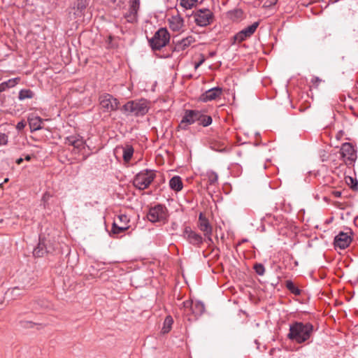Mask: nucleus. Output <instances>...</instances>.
I'll use <instances>...</instances> for the list:
<instances>
[{
  "label": "nucleus",
  "instance_id": "obj_1",
  "mask_svg": "<svg viewBox=\"0 0 358 358\" xmlns=\"http://www.w3.org/2000/svg\"><path fill=\"white\" fill-rule=\"evenodd\" d=\"M313 331V326L309 323L295 322L289 326V332L287 337L297 343L307 341Z\"/></svg>",
  "mask_w": 358,
  "mask_h": 358
},
{
  "label": "nucleus",
  "instance_id": "obj_2",
  "mask_svg": "<svg viewBox=\"0 0 358 358\" xmlns=\"http://www.w3.org/2000/svg\"><path fill=\"white\" fill-rule=\"evenodd\" d=\"M149 101L145 99H135L127 102L122 108V110L127 115L143 116L149 110Z\"/></svg>",
  "mask_w": 358,
  "mask_h": 358
},
{
  "label": "nucleus",
  "instance_id": "obj_3",
  "mask_svg": "<svg viewBox=\"0 0 358 358\" xmlns=\"http://www.w3.org/2000/svg\"><path fill=\"white\" fill-rule=\"evenodd\" d=\"M65 144L69 146L73 147V152L75 154H82L83 155V159L85 160L87 157L88 154L85 155L83 152L85 149V141H84L83 138L78 135V134H73L65 138Z\"/></svg>",
  "mask_w": 358,
  "mask_h": 358
},
{
  "label": "nucleus",
  "instance_id": "obj_4",
  "mask_svg": "<svg viewBox=\"0 0 358 358\" xmlns=\"http://www.w3.org/2000/svg\"><path fill=\"white\" fill-rule=\"evenodd\" d=\"M155 178V173L152 170H143L139 172L134 178V185L139 189H146Z\"/></svg>",
  "mask_w": 358,
  "mask_h": 358
},
{
  "label": "nucleus",
  "instance_id": "obj_5",
  "mask_svg": "<svg viewBox=\"0 0 358 358\" xmlns=\"http://www.w3.org/2000/svg\"><path fill=\"white\" fill-rule=\"evenodd\" d=\"M170 34L166 29H159L150 39V43L152 49L160 50L169 42Z\"/></svg>",
  "mask_w": 358,
  "mask_h": 358
},
{
  "label": "nucleus",
  "instance_id": "obj_6",
  "mask_svg": "<svg viewBox=\"0 0 358 358\" xmlns=\"http://www.w3.org/2000/svg\"><path fill=\"white\" fill-rule=\"evenodd\" d=\"M99 105L103 112L115 111L118 108L119 101L110 94L104 93L99 96Z\"/></svg>",
  "mask_w": 358,
  "mask_h": 358
},
{
  "label": "nucleus",
  "instance_id": "obj_7",
  "mask_svg": "<svg viewBox=\"0 0 358 358\" xmlns=\"http://www.w3.org/2000/svg\"><path fill=\"white\" fill-rule=\"evenodd\" d=\"M193 17L198 26L206 27L212 22L213 14L209 9L202 8L194 12Z\"/></svg>",
  "mask_w": 358,
  "mask_h": 358
},
{
  "label": "nucleus",
  "instance_id": "obj_8",
  "mask_svg": "<svg viewBox=\"0 0 358 358\" xmlns=\"http://www.w3.org/2000/svg\"><path fill=\"white\" fill-rule=\"evenodd\" d=\"M147 217L152 222L165 221L167 217L166 208L163 205L158 204L149 210Z\"/></svg>",
  "mask_w": 358,
  "mask_h": 358
},
{
  "label": "nucleus",
  "instance_id": "obj_9",
  "mask_svg": "<svg viewBox=\"0 0 358 358\" xmlns=\"http://www.w3.org/2000/svg\"><path fill=\"white\" fill-rule=\"evenodd\" d=\"M200 116V111L196 110H187L178 125V129L187 130L189 125L198 122Z\"/></svg>",
  "mask_w": 358,
  "mask_h": 358
},
{
  "label": "nucleus",
  "instance_id": "obj_10",
  "mask_svg": "<svg viewBox=\"0 0 358 358\" xmlns=\"http://www.w3.org/2000/svg\"><path fill=\"white\" fill-rule=\"evenodd\" d=\"M129 218L125 214H120L115 217L111 229V234H118L129 228Z\"/></svg>",
  "mask_w": 358,
  "mask_h": 358
},
{
  "label": "nucleus",
  "instance_id": "obj_11",
  "mask_svg": "<svg viewBox=\"0 0 358 358\" xmlns=\"http://www.w3.org/2000/svg\"><path fill=\"white\" fill-rule=\"evenodd\" d=\"M341 155L347 165H352L357 159V154L354 147L350 143H345L342 145Z\"/></svg>",
  "mask_w": 358,
  "mask_h": 358
},
{
  "label": "nucleus",
  "instance_id": "obj_12",
  "mask_svg": "<svg viewBox=\"0 0 358 358\" xmlns=\"http://www.w3.org/2000/svg\"><path fill=\"white\" fill-rule=\"evenodd\" d=\"M259 26V22H255L251 25L245 27V29H242L239 32H238L234 36V43H241L243 41H245L246 38L250 37L256 31Z\"/></svg>",
  "mask_w": 358,
  "mask_h": 358
},
{
  "label": "nucleus",
  "instance_id": "obj_13",
  "mask_svg": "<svg viewBox=\"0 0 358 358\" xmlns=\"http://www.w3.org/2000/svg\"><path fill=\"white\" fill-rule=\"evenodd\" d=\"M351 234V231L348 233L340 232L334 238L335 248L341 250L347 248L352 241Z\"/></svg>",
  "mask_w": 358,
  "mask_h": 358
},
{
  "label": "nucleus",
  "instance_id": "obj_14",
  "mask_svg": "<svg viewBox=\"0 0 358 358\" xmlns=\"http://www.w3.org/2000/svg\"><path fill=\"white\" fill-rule=\"evenodd\" d=\"M199 228L201 231L203 232V234L206 237L207 241L209 243V244L212 243V227L210 226L208 219L203 215L202 213H201L199 216Z\"/></svg>",
  "mask_w": 358,
  "mask_h": 358
},
{
  "label": "nucleus",
  "instance_id": "obj_15",
  "mask_svg": "<svg viewBox=\"0 0 358 358\" xmlns=\"http://www.w3.org/2000/svg\"><path fill=\"white\" fill-rule=\"evenodd\" d=\"M168 22L171 31L177 32L183 31L185 20L180 15H172L169 18Z\"/></svg>",
  "mask_w": 358,
  "mask_h": 358
},
{
  "label": "nucleus",
  "instance_id": "obj_16",
  "mask_svg": "<svg viewBox=\"0 0 358 358\" xmlns=\"http://www.w3.org/2000/svg\"><path fill=\"white\" fill-rule=\"evenodd\" d=\"M184 238L192 245H200L203 242L201 235L192 231L189 227H186L183 231Z\"/></svg>",
  "mask_w": 358,
  "mask_h": 358
},
{
  "label": "nucleus",
  "instance_id": "obj_17",
  "mask_svg": "<svg viewBox=\"0 0 358 358\" xmlns=\"http://www.w3.org/2000/svg\"><path fill=\"white\" fill-rule=\"evenodd\" d=\"M222 90L220 87H213L207 90L201 96V100L204 102L216 99L222 94Z\"/></svg>",
  "mask_w": 358,
  "mask_h": 358
},
{
  "label": "nucleus",
  "instance_id": "obj_18",
  "mask_svg": "<svg viewBox=\"0 0 358 358\" xmlns=\"http://www.w3.org/2000/svg\"><path fill=\"white\" fill-rule=\"evenodd\" d=\"M194 42V38L192 36H189L178 41L175 45L174 50L177 52L183 51Z\"/></svg>",
  "mask_w": 358,
  "mask_h": 358
},
{
  "label": "nucleus",
  "instance_id": "obj_19",
  "mask_svg": "<svg viewBox=\"0 0 358 358\" xmlns=\"http://www.w3.org/2000/svg\"><path fill=\"white\" fill-rule=\"evenodd\" d=\"M29 124L31 131L42 129L43 120L36 115H32L28 119Z\"/></svg>",
  "mask_w": 358,
  "mask_h": 358
},
{
  "label": "nucleus",
  "instance_id": "obj_20",
  "mask_svg": "<svg viewBox=\"0 0 358 358\" xmlns=\"http://www.w3.org/2000/svg\"><path fill=\"white\" fill-rule=\"evenodd\" d=\"M169 187L172 190L177 192L182 190L183 184L181 178L178 176H173L169 180Z\"/></svg>",
  "mask_w": 358,
  "mask_h": 358
},
{
  "label": "nucleus",
  "instance_id": "obj_21",
  "mask_svg": "<svg viewBox=\"0 0 358 358\" xmlns=\"http://www.w3.org/2000/svg\"><path fill=\"white\" fill-rule=\"evenodd\" d=\"M87 5V0H77L73 7V8L76 10L74 13L75 15L82 16Z\"/></svg>",
  "mask_w": 358,
  "mask_h": 358
},
{
  "label": "nucleus",
  "instance_id": "obj_22",
  "mask_svg": "<svg viewBox=\"0 0 358 358\" xmlns=\"http://www.w3.org/2000/svg\"><path fill=\"white\" fill-rule=\"evenodd\" d=\"M20 81L19 78H14L3 82L0 84V92L6 91L8 88L15 87Z\"/></svg>",
  "mask_w": 358,
  "mask_h": 358
},
{
  "label": "nucleus",
  "instance_id": "obj_23",
  "mask_svg": "<svg viewBox=\"0 0 358 358\" xmlns=\"http://www.w3.org/2000/svg\"><path fill=\"white\" fill-rule=\"evenodd\" d=\"M122 157L124 162H129L134 155V148L130 145H127L122 148Z\"/></svg>",
  "mask_w": 358,
  "mask_h": 358
},
{
  "label": "nucleus",
  "instance_id": "obj_24",
  "mask_svg": "<svg viewBox=\"0 0 358 358\" xmlns=\"http://www.w3.org/2000/svg\"><path fill=\"white\" fill-rule=\"evenodd\" d=\"M205 310L204 304L200 301L193 303L192 313L195 315H201Z\"/></svg>",
  "mask_w": 358,
  "mask_h": 358
},
{
  "label": "nucleus",
  "instance_id": "obj_25",
  "mask_svg": "<svg viewBox=\"0 0 358 358\" xmlns=\"http://www.w3.org/2000/svg\"><path fill=\"white\" fill-rule=\"evenodd\" d=\"M46 252V248L43 241L40 240L38 245L34 249L33 255L35 257H41Z\"/></svg>",
  "mask_w": 358,
  "mask_h": 358
},
{
  "label": "nucleus",
  "instance_id": "obj_26",
  "mask_svg": "<svg viewBox=\"0 0 358 358\" xmlns=\"http://www.w3.org/2000/svg\"><path fill=\"white\" fill-rule=\"evenodd\" d=\"M200 116L198 119V122L199 124L203 127H208L212 123V117L209 115H204L200 111Z\"/></svg>",
  "mask_w": 358,
  "mask_h": 358
},
{
  "label": "nucleus",
  "instance_id": "obj_27",
  "mask_svg": "<svg viewBox=\"0 0 358 358\" xmlns=\"http://www.w3.org/2000/svg\"><path fill=\"white\" fill-rule=\"evenodd\" d=\"M198 0H180V6L185 10L194 8Z\"/></svg>",
  "mask_w": 358,
  "mask_h": 358
},
{
  "label": "nucleus",
  "instance_id": "obj_28",
  "mask_svg": "<svg viewBox=\"0 0 358 358\" xmlns=\"http://www.w3.org/2000/svg\"><path fill=\"white\" fill-rule=\"evenodd\" d=\"M22 289L18 287H15L12 289H8L7 295H9L13 299H16L20 295L22 294Z\"/></svg>",
  "mask_w": 358,
  "mask_h": 358
},
{
  "label": "nucleus",
  "instance_id": "obj_29",
  "mask_svg": "<svg viewBox=\"0 0 358 358\" xmlns=\"http://www.w3.org/2000/svg\"><path fill=\"white\" fill-rule=\"evenodd\" d=\"M34 96V93L30 90H21L19 92V99L24 100L25 99H31Z\"/></svg>",
  "mask_w": 358,
  "mask_h": 358
},
{
  "label": "nucleus",
  "instance_id": "obj_30",
  "mask_svg": "<svg viewBox=\"0 0 358 358\" xmlns=\"http://www.w3.org/2000/svg\"><path fill=\"white\" fill-rule=\"evenodd\" d=\"M286 287L294 294L300 295V289L291 280L286 281Z\"/></svg>",
  "mask_w": 358,
  "mask_h": 358
},
{
  "label": "nucleus",
  "instance_id": "obj_31",
  "mask_svg": "<svg viewBox=\"0 0 358 358\" xmlns=\"http://www.w3.org/2000/svg\"><path fill=\"white\" fill-rule=\"evenodd\" d=\"M173 322V318L171 316H167L164 322L163 331L167 333L170 331L171 325Z\"/></svg>",
  "mask_w": 358,
  "mask_h": 358
},
{
  "label": "nucleus",
  "instance_id": "obj_32",
  "mask_svg": "<svg viewBox=\"0 0 358 358\" xmlns=\"http://www.w3.org/2000/svg\"><path fill=\"white\" fill-rule=\"evenodd\" d=\"M125 18L129 22H134L136 21L137 13H133L132 10L129 9V12L125 15Z\"/></svg>",
  "mask_w": 358,
  "mask_h": 358
},
{
  "label": "nucleus",
  "instance_id": "obj_33",
  "mask_svg": "<svg viewBox=\"0 0 358 358\" xmlns=\"http://www.w3.org/2000/svg\"><path fill=\"white\" fill-rule=\"evenodd\" d=\"M139 5H140L139 0H130L129 9H131L133 13H138V10L139 9Z\"/></svg>",
  "mask_w": 358,
  "mask_h": 358
},
{
  "label": "nucleus",
  "instance_id": "obj_34",
  "mask_svg": "<svg viewBox=\"0 0 358 358\" xmlns=\"http://www.w3.org/2000/svg\"><path fill=\"white\" fill-rule=\"evenodd\" d=\"M254 269L259 275H263L265 273V268L262 264H256L254 265Z\"/></svg>",
  "mask_w": 358,
  "mask_h": 358
},
{
  "label": "nucleus",
  "instance_id": "obj_35",
  "mask_svg": "<svg viewBox=\"0 0 358 358\" xmlns=\"http://www.w3.org/2000/svg\"><path fill=\"white\" fill-rule=\"evenodd\" d=\"M208 178L210 184H214L217 181L218 176L215 172H210L208 173Z\"/></svg>",
  "mask_w": 358,
  "mask_h": 358
},
{
  "label": "nucleus",
  "instance_id": "obj_36",
  "mask_svg": "<svg viewBox=\"0 0 358 358\" xmlns=\"http://www.w3.org/2000/svg\"><path fill=\"white\" fill-rule=\"evenodd\" d=\"M8 143V136L4 133H0V146L6 145Z\"/></svg>",
  "mask_w": 358,
  "mask_h": 358
},
{
  "label": "nucleus",
  "instance_id": "obj_37",
  "mask_svg": "<svg viewBox=\"0 0 358 358\" xmlns=\"http://www.w3.org/2000/svg\"><path fill=\"white\" fill-rule=\"evenodd\" d=\"M350 185H351V187L352 188H356L357 187L358 182H357V180L356 179H354L352 177L346 178V182L348 184H350Z\"/></svg>",
  "mask_w": 358,
  "mask_h": 358
},
{
  "label": "nucleus",
  "instance_id": "obj_38",
  "mask_svg": "<svg viewBox=\"0 0 358 358\" xmlns=\"http://www.w3.org/2000/svg\"><path fill=\"white\" fill-rule=\"evenodd\" d=\"M182 306H183V308H185V310H186L187 309H189V310L192 311V306H193V302L192 301H185L182 303Z\"/></svg>",
  "mask_w": 358,
  "mask_h": 358
},
{
  "label": "nucleus",
  "instance_id": "obj_39",
  "mask_svg": "<svg viewBox=\"0 0 358 358\" xmlns=\"http://www.w3.org/2000/svg\"><path fill=\"white\" fill-rule=\"evenodd\" d=\"M21 325L23 327L31 328V327H34V323L31 322H29V321H22L21 322Z\"/></svg>",
  "mask_w": 358,
  "mask_h": 358
},
{
  "label": "nucleus",
  "instance_id": "obj_40",
  "mask_svg": "<svg viewBox=\"0 0 358 358\" xmlns=\"http://www.w3.org/2000/svg\"><path fill=\"white\" fill-rule=\"evenodd\" d=\"M25 124L23 122H20L17 124L16 128L18 130H22L24 128Z\"/></svg>",
  "mask_w": 358,
  "mask_h": 358
},
{
  "label": "nucleus",
  "instance_id": "obj_41",
  "mask_svg": "<svg viewBox=\"0 0 358 358\" xmlns=\"http://www.w3.org/2000/svg\"><path fill=\"white\" fill-rule=\"evenodd\" d=\"M331 194L336 198H338L341 196V192L338 190H334L331 192Z\"/></svg>",
  "mask_w": 358,
  "mask_h": 358
},
{
  "label": "nucleus",
  "instance_id": "obj_42",
  "mask_svg": "<svg viewBox=\"0 0 358 358\" xmlns=\"http://www.w3.org/2000/svg\"><path fill=\"white\" fill-rule=\"evenodd\" d=\"M320 82H321V80H320L318 77H314V78H312V80H311V83H312L313 84H316V85H317V84H318L319 83H320Z\"/></svg>",
  "mask_w": 358,
  "mask_h": 358
},
{
  "label": "nucleus",
  "instance_id": "obj_43",
  "mask_svg": "<svg viewBox=\"0 0 358 358\" xmlns=\"http://www.w3.org/2000/svg\"><path fill=\"white\" fill-rule=\"evenodd\" d=\"M278 0H268L266 2V6H271L275 5Z\"/></svg>",
  "mask_w": 358,
  "mask_h": 358
},
{
  "label": "nucleus",
  "instance_id": "obj_44",
  "mask_svg": "<svg viewBox=\"0 0 358 358\" xmlns=\"http://www.w3.org/2000/svg\"><path fill=\"white\" fill-rule=\"evenodd\" d=\"M23 158H24V160H26V161H30L33 157V155H23Z\"/></svg>",
  "mask_w": 358,
  "mask_h": 358
},
{
  "label": "nucleus",
  "instance_id": "obj_45",
  "mask_svg": "<svg viewBox=\"0 0 358 358\" xmlns=\"http://www.w3.org/2000/svg\"><path fill=\"white\" fill-rule=\"evenodd\" d=\"M23 161H24V158L23 157H20L19 159H17L16 160V164H20Z\"/></svg>",
  "mask_w": 358,
  "mask_h": 358
},
{
  "label": "nucleus",
  "instance_id": "obj_46",
  "mask_svg": "<svg viewBox=\"0 0 358 358\" xmlns=\"http://www.w3.org/2000/svg\"><path fill=\"white\" fill-rule=\"evenodd\" d=\"M203 60L200 61L199 63L196 64L195 68L197 69L202 63Z\"/></svg>",
  "mask_w": 358,
  "mask_h": 358
},
{
  "label": "nucleus",
  "instance_id": "obj_47",
  "mask_svg": "<svg viewBox=\"0 0 358 358\" xmlns=\"http://www.w3.org/2000/svg\"><path fill=\"white\" fill-rule=\"evenodd\" d=\"M8 178H6V179L4 180V182H8Z\"/></svg>",
  "mask_w": 358,
  "mask_h": 358
},
{
  "label": "nucleus",
  "instance_id": "obj_48",
  "mask_svg": "<svg viewBox=\"0 0 358 358\" xmlns=\"http://www.w3.org/2000/svg\"><path fill=\"white\" fill-rule=\"evenodd\" d=\"M3 187V183L0 184V188Z\"/></svg>",
  "mask_w": 358,
  "mask_h": 358
}]
</instances>
